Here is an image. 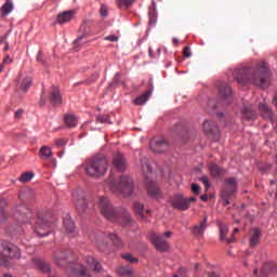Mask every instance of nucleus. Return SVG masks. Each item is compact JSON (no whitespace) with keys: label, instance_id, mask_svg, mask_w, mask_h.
I'll return each mask as SVG.
<instances>
[{"label":"nucleus","instance_id":"dca6fc26","mask_svg":"<svg viewBox=\"0 0 277 277\" xmlns=\"http://www.w3.org/2000/svg\"><path fill=\"white\" fill-rule=\"evenodd\" d=\"M72 198L78 211L80 213H84L85 209H88V203H85V197L83 196V193L74 192Z\"/></svg>","mask_w":277,"mask_h":277},{"label":"nucleus","instance_id":"0e129e2a","mask_svg":"<svg viewBox=\"0 0 277 277\" xmlns=\"http://www.w3.org/2000/svg\"><path fill=\"white\" fill-rule=\"evenodd\" d=\"M37 60H38V62H40V53H39V55L37 56Z\"/></svg>","mask_w":277,"mask_h":277},{"label":"nucleus","instance_id":"603ef678","mask_svg":"<svg viewBox=\"0 0 277 277\" xmlns=\"http://www.w3.org/2000/svg\"><path fill=\"white\" fill-rule=\"evenodd\" d=\"M3 64H12V58L10 56L4 57Z\"/></svg>","mask_w":277,"mask_h":277},{"label":"nucleus","instance_id":"e2e57ef3","mask_svg":"<svg viewBox=\"0 0 277 277\" xmlns=\"http://www.w3.org/2000/svg\"><path fill=\"white\" fill-rule=\"evenodd\" d=\"M3 70V65H0V72Z\"/></svg>","mask_w":277,"mask_h":277},{"label":"nucleus","instance_id":"6e6552de","mask_svg":"<svg viewBox=\"0 0 277 277\" xmlns=\"http://www.w3.org/2000/svg\"><path fill=\"white\" fill-rule=\"evenodd\" d=\"M110 243L114 246H122L120 237L116 234H108L96 241V246L101 252H107V248H109Z\"/></svg>","mask_w":277,"mask_h":277},{"label":"nucleus","instance_id":"1a4fd4ad","mask_svg":"<svg viewBox=\"0 0 277 277\" xmlns=\"http://www.w3.org/2000/svg\"><path fill=\"white\" fill-rule=\"evenodd\" d=\"M171 206L173 209H179L180 211H187L189 209L190 202H196V198H185L183 195H174L171 200Z\"/></svg>","mask_w":277,"mask_h":277},{"label":"nucleus","instance_id":"423d86ee","mask_svg":"<svg viewBox=\"0 0 277 277\" xmlns=\"http://www.w3.org/2000/svg\"><path fill=\"white\" fill-rule=\"evenodd\" d=\"M166 237H172V232H166L162 235L151 234L150 236L153 246H155L156 250L159 252H168V250H170V246L168 245Z\"/></svg>","mask_w":277,"mask_h":277},{"label":"nucleus","instance_id":"680f3d73","mask_svg":"<svg viewBox=\"0 0 277 277\" xmlns=\"http://www.w3.org/2000/svg\"><path fill=\"white\" fill-rule=\"evenodd\" d=\"M253 273H254V274H259V269L255 268V269L253 271Z\"/></svg>","mask_w":277,"mask_h":277},{"label":"nucleus","instance_id":"9b49d317","mask_svg":"<svg viewBox=\"0 0 277 277\" xmlns=\"http://www.w3.org/2000/svg\"><path fill=\"white\" fill-rule=\"evenodd\" d=\"M31 83H34L31 77H29L27 74L19 72L16 78V90L27 94L29 88H31Z\"/></svg>","mask_w":277,"mask_h":277},{"label":"nucleus","instance_id":"5701e85b","mask_svg":"<svg viewBox=\"0 0 277 277\" xmlns=\"http://www.w3.org/2000/svg\"><path fill=\"white\" fill-rule=\"evenodd\" d=\"M84 261L89 267H92L93 272H101L103 269V265L94 256L88 255L84 258Z\"/></svg>","mask_w":277,"mask_h":277},{"label":"nucleus","instance_id":"c756f323","mask_svg":"<svg viewBox=\"0 0 277 277\" xmlns=\"http://www.w3.org/2000/svg\"><path fill=\"white\" fill-rule=\"evenodd\" d=\"M260 237H261V229H259V228L252 229V235L250 238V246L252 248H254V246H256L259 243Z\"/></svg>","mask_w":277,"mask_h":277},{"label":"nucleus","instance_id":"c9c22d12","mask_svg":"<svg viewBox=\"0 0 277 277\" xmlns=\"http://www.w3.org/2000/svg\"><path fill=\"white\" fill-rule=\"evenodd\" d=\"M133 211H134L135 215H138V217L144 220V205H142L140 202H134Z\"/></svg>","mask_w":277,"mask_h":277},{"label":"nucleus","instance_id":"f3484780","mask_svg":"<svg viewBox=\"0 0 277 277\" xmlns=\"http://www.w3.org/2000/svg\"><path fill=\"white\" fill-rule=\"evenodd\" d=\"M74 18H75L74 10L64 11L57 15L55 23L58 25H66V23H70V21Z\"/></svg>","mask_w":277,"mask_h":277},{"label":"nucleus","instance_id":"ea45409f","mask_svg":"<svg viewBox=\"0 0 277 277\" xmlns=\"http://www.w3.org/2000/svg\"><path fill=\"white\" fill-rule=\"evenodd\" d=\"M36 265H38V267H40V269L44 273H49L51 272V267L49 266V264L44 263V262H40V261H36L35 262Z\"/></svg>","mask_w":277,"mask_h":277},{"label":"nucleus","instance_id":"a19ab883","mask_svg":"<svg viewBox=\"0 0 277 277\" xmlns=\"http://www.w3.org/2000/svg\"><path fill=\"white\" fill-rule=\"evenodd\" d=\"M142 168L144 172H153L150 164H148V160L146 158L141 159Z\"/></svg>","mask_w":277,"mask_h":277},{"label":"nucleus","instance_id":"864d4df0","mask_svg":"<svg viewBox=\"0 0 277 277\" xmlns=\"http://www.w3.org/2000/svg\"><path fill=\"white\" fill-rule=\"evenodd\" d=\"M8 40V35H4L3 37L0 38V44H3Z\"/></svg>","mask_w":277,"mask_h":277},{"label":"nucleus","instance_id":"39448f33","mask_svg":"<svg viewBox=\"0 0 277 277\" xmlns=\"http://www.w3.org/2000/svg\"><path fill=\"white\" fill-rule=\"evenodd\" d=\"M84 171L88 176H103L107 172V160L106 159H90L84 164Z\"/></svg>","mask_w":277,"mask_h":277},{"label":"nucleus","instance_id":"bf43d9fd","mask_svg":"<svg viewBox=\"0 0 277 277\" xmlns=\"http://www.w3.org/2000/svg\"><path fill=\"white\" fill-rule=\"evenodd\" d=\"M149 55L153 57V49L149 48Z\"/></svg>","mask_w":277,"mask_h":277},{"label":"nucleus","instance_id":"09e8293b","mask_svg":"<svg viewBox=\"0 0 277 277\" xmlns=\"http://www.w3.org/2000/svg\"><path fill=\"white\" fill-rule=\"evenodd\" d=\"M105 40H108L109 42H118V37L107 36V37H105Z\"/></svg>","mask_w":277,"mask_h":277},{"label":"nucleus","instance_id":"79ce46f5","mask_svg":"<svg viewBox=\"0 0 277 277\" xmlns=\"http://www.w3.org/2000/svg\"><path fill=\"white\" fill-rule=\"evenodd\" d=\"M54 144H55V146H57V148H62V147L66 146V144H68V140L56 138Z\"/></svg>","mask_w":277,"mask_h":277},{"label":"nucleus","instance_id":"de8ad7c7","mask_svg":"<svg viewBox=\"0 0 277 277\" xmlns=\"http://www.w3.org/2000/svg\"><path fill=\"white\" fill-rule=\"evenodd\" d=\"M183 55L186 57H192V50L189 49V47H186L183 51Z\"/></svg>","mask_w":277,"mask_h":277},{"label":"nucleus","instance_id":"b1692460","mask_svg":"<svg viewBox=\"0 0 277 277\" xmlns=\"http://www.w3.org/2000/svg\"><path fill=\"white\" fill-rule=\"evenodd\" d=\"M220 238L222 239V241H226V243H233V241H235V237L232 236V238H226V235H228V225L225 224H220Z\"/></svg>","mask_w":277,"mask_h":277},{"label":"nucleus","instance_id":"4468645a","mask_svg":"<svg viewBox=\"0 0 277 277\" xmlns=\"http://www.w3.org/2000/svg\"><path fill=\"white\" fill-rule=\"evenodd\" d=\"M71 277H92L88 267L81 263L76 264L69 269Z\"/></svg>","mask_w":277,"mask_h":277},{"label":"nucleus","instance_id":"2f4dec72","mask_svg":"<svg viewBox=\"0 0 277 277\" xmlns=\"http://www.w3.org/2000/svg\"><path fill=\"white\" fill-rule=\"evenodd\" d=\"M209 170H210L212 176H223V174L226 173V171H224V169L220 168L216 164H210Z\"/></svg>","mask_w":277,"mask_h":277},{"label":"nucleus","instance_id":"a18cd8bd","mask_svg":"<svg viewBox=\"0 0 277 277\" xmlns=\"http://www.w3.org/2000/svg\"><path fill=\"white\" fill-rule=\"evenodd\" d=\"M192 192L194 193L195 196H198V194H200V185L193 184L192 185Z\"/></svg>","mask_w":277,"mask_h":277},{"label":"nucleus","instance_id":"0eeeda50","mask_svg":"<svg viewBox=\"0 0 277 277\" xmlns=\"http://www.w3.org/2000/svg\"><path fill=\"white\" fill-rule=\"evenodd\" d=\"M13 211L15 217H17L22 224H29L34 220V212H31L26 205L15 206Z\"/></svg>","mask_w":277,"mask_h":277},{"label":"nucleus","instance_id":"a211bd4d","mask_svg":"<svg viewBox=\"0 0 277 277\" xmlns=\"http://www.w3.org/2000/svg\"><path fill=\"white\" fill-rule=\"evenodd\" d=\"M207 222H209V216L206 215L198 225H195L193 227L192 233L195 234L196 237H202V235H205V232L207 230V227L209 226Z\"/></svg>","mask_w":277,"mask_h":277},{"label":"nucleus","instance_id":"f704fd0d","mask_svg":"<svg viewBox=\"0 0 277 277\" xmlns=\"http://www.w3.org/2000/svg\"><path fill=\"white\" fill-rule=\"evenodd\" d=\"M34 172L27 171L21 174V176L17 179L19 183H29L31 179H34Z\"/></svg>","mask_w":277,"mask_h":277},{"label":"nucleus","instance_id":"aec40b11","mask_svg":"<svg viewBox=\"0 0 277 277\" xmlns=\"http://www.w3.org/2000/svg\"><path fill=\"white\" fill-rule=\"evenodd\" d=\"M54 262L61 267L66 265V263H68V253L62 250H56L54 252Z\"/></svg>","mask_w":277,"mask_h":277},{"label":"nucleus","instance_id":"393cba45","mask_svg":"<svg viewBox=\"0 0 277 277\" xmlns=\"http://www.w3.org/2000/svg\"><path fill=\"white\" fill-rule=\"evenodd\" d=\"M50 98L53 105H62V93L60 89L53 87L50 93Z\"/></svg>","mask_w":277,"mask_h":277},{"label":"nucleus","instance_id":"c85d7f7f","mask_svg":"<svg viewBox=\"0 0 277 277\" xmlns=\"http://www.w3.org/2000/svg\"><path fill=\"white\" fill-rule=\"evenodd\" d=\"M14 10V2L12 0H6V2L0 8L3 16H8Z\"/></svg>","mask_w":277,"mask_h":277},{"label":"nucleus","instance_id":"9d476101","mask_svg":"<svg viewBox=\"0 0 277 277\" xmlns=\"http://www.w3.org/2000/svg\"><path fill=\"white\" fill-rule=\"evenodd\" d=\"M237 192V181L233 177L225 181V187L221 193V198L224 200L225 206L230 205V196Z\"/></svg>","mask_w":277,"mask_h":277},{"label":"nucleus","instance_id":"20e7f679","mask_svg":"<svg viewBox=\"0 0 277 277\" xmlns=\"http://www.w3.org/2000/svg\"><path fill=\"white\" fill-rule=\"evenodd\" d=\"M14 259H21V249L11 242H0V265H8Z\"/></svg>","mask_w":277,"mask_h":277},{"label":"nucleus","instance_id":"774afa93","mask_svg":"<svg viewBox=\"0 0 277 277\" xmlns=\"http://www.w3.org/2000/svg\"><path fill=\"white\" fill-rule=\"evenodd\" d=\"M146 213H151V211L150 210H146Z\"/></svg>","mask_w":277,"mask_h":277},{"label":"nucleus","instance_id":"f257e3e1","mask_svg":"<svg viewBox=\"0 0 277 277\" xmlns=\"http://www.w3.org/2000/svg\"><path fill=\"white\" fill-rule=\"evenodd\" d=\"M234 77L241 85L253 83L258 88H265L272 79V70L265 60H260L254 63L252 69L246 66L235 69Z\"/></svg>","mask_w":277,"mask_h":277},{"label":"nucleus","instance_id":"69168bd1","mask_svg":"<svg viewBox=\"0 0 277 277\" xmlns=\"http://www.w3.org/2000/svg\"><path fill=\"white\" fill-rule=\"evenodd\" d=\"M271 183H272V185H274V183H276V181L272 180Z\"/></svg>","mask_w":277,"mask_h":277},{"label":"nucleus","instance_id":"f03ea898","mask_svg":"<svg viewBox=\"0 0 277 277\" xmlns=\"http://www.w3.org/2000/svg\"><path fill=\"white\" fill-rule=\"evenodd\" d=\"M98 209L102 215L108 220V222H120V224H123L124 226H129V224L133 222V219H131V214L129 212L126 210L118 212L116 209H114L111 201H109V198L107 197H100Z\"/></svg>","mask_w":277,"mask_h":277},{"label":"nucleus","instance_id":"13d9d810","mask_svg":"<svg viewBox=\"0 0 277 277\" xmlns=\"http://www.w3.org/2000/svg\"><path fill=\"white\" fill-rule=\"evenodd\" d=\"M173 42H174V44H179V39L177 38H173Z\"/></svg>","mask_w":277,"mask_h":277},{"label":"nucleus","instance_id":"49530a36","mask_svg":"<svg viewBox=\"0 0 277 277\" xmlns=\"http://www.w3.org/2000/svg\"><path fill=\"white\" fill-rule=\"evenodd\" d=\"M97 122H102V123L108 122L109 124H111V121H109V119L105 116L97 117Z\"/></svg>","mask_w":277,"mask_h":277},{"label":"nucleus","instance_id":"3c124183","mask_svg":"<svg viewBox=\"0 0 277 277\" xmlns=\"http://www.w3.org/2000/svg\"><path fill=\"white\" fill-rule=\"evenodd\" d=\"M23 116V109H18L16 113H15V118H22Z\"/></svg>","mask_w":277,"mask_h":277},{"label":"nucleus","instance_id":"052dcab7","mask_svg":"<svg viewBox=\"0 0 277 277\" xmlns=\"http://www.w3.org/2000/svg\"><path fill=\"white\" fill-rule=\"evenodd\" d=\"M234 233H239V228L235 227Z\"/></svg>","mask_w":277,"mask_h":277},{"label":"nucleus","instance_id":"2eb2a0df","mask_svg":"<svg viewBox=\"0 0 277 277\" xmlns=\"http://www.w3.org/2000/svg\"><path fill=\"white\" fill-rule=\"evenodd\" d=\"M149 147L153 153H166L168 150V141L164 138H153L149 142Z\"/></svg>","mask_w":277,"mask_h":277},{"label":"nucleus","instance_id":"7ed1b4c3","mask_svg":"<svg viewBox=\"0 0 277 277\" xmlns=\"http://www.w3.org/2000/svg\"><path fill=\"white\" fill-rule=\"evenodd\" d=\"M107 185L115 194H122V196L129 197L133 194V180L128 175H121L119 183L116 184V180L113 175L107 180Z\"/></svg>","mask_w":277,"mask_h":277},{"label":"nucleus","instance_id":"4d7b16f0","mask_svg":"<svg viewBox=\"0 0 277 277\" xmlns=\"http://www.w3.org/2000/svg\"><path fill=\"white\" fill-rule=\"evenodd\" d=\"M209 277H220V275H217V273H210Z\"/></svg>","mask_w":277,"mask_h":277},{"label":"nucleus","instance_id":"338daca9","mask_svg":"<svg viewBox=\"0 0 277 277\" xmlns=\"http://www.w3.org/2000/svg\"><path fill=\"white\" fill-rule=\"evenodd\" d=\"M153 8L156 9L157 6L155 5V2H153Z\"/></svg>","mask_w":277,"mask_h":277},{"label":"nucleus","instance_id":"7c9ffc66","mask_svg":"<svg viewBox=\"0 0 277 277\" xmlns=\"http://www.w3.org/2000/svg\"><path fill=\"white\" fill-rule=\"evenodd\" d=\"M65 124L69 128L77 127L79 124V120L77 119V116L75 115H66L65 116Z\"/></svg>","mask_w":277,"mask_h":277},{"label":"nucleus","instance_id":"4be33fe9","mask_svg":"<svg viewBox=\"0 0 277 277\" xmlns=\"http://www.w3.org/2000/svg\"><path fill=\"white\" fill-rule=\"evenodd\" d=\"M203 131L207 135H212L213 140H217L220 137V129L211 128V122L209 121L203 122Z\"/></svg>","mask_w":277,"mask_h":277},{"label":"nucleus","instance_id":"473e14b6","mask_svg":"<svg viewBox=\"0 0 277 277\" xmlns=\"http://www.w3.org/2000/svg\"><path fill=\"white\" fill-rule=\"evenodd\" d=\"M40 157L42 159H50L53 157V149H51L49 146H42L40 149Z\"/></svg>","mask_w":277,"mask_h":277},{"label":"nucleus","instance_id":"f8f14e48","mask_svg":"<svg viewBox=\"0 0 277 277\" xmlns=\"http://www.w3.org/2000/svg\"><path fill=\"white\" fill-rule=\"evenodd\" d=\"M219 97L226 103V105L233 103V89H230L226 82H221L219 84Z\"/></svg>","mask_w":277,"mask_h":277},{"label":"nucleus","instance_id":"cd10ccee","mask_svg":"<svg viewBox=\"0 0 277 277\" xmlns=\"http://www.w3.org/2000/svg\"><path fill=\"white\" fill-rule=\"evenodd\" d=\"M5 207H8V201L5 199L0 200V224L8 222Z\"/></svg>","mask_w":277,"mask_h":277},{"label":"nucleus","instance_id":"c03bdc74","mask_svg":"<svg viewBox=\"0 0 277 277\" xmlns=\"http://www.w3.org/2000/svg\"><path fill=\"white\" fill-rule=\"evenodd\" d=\"M200 181L203 183L206 189H209V187H211V182H209V176L203 175L202 177H200Z\"/></svg>","mask_w":277,"mask_h":277},{"label":"nucleus","instance_id":"412c9836","mask_svg":"<svg viewBox=\"0 0 277 277\" xmlns=\"http://www.w3.org/2000/svg\"><path fill=\"white\" fill-rule=\"evenodd\" d=\"M147 185V194L150 198H161V190L159 189V186L155 184L154 182H146Z\"/></svg>","mask_w":277,"mask_h":277},{"label":"nucleus","instance_id":"8fccbe9b","mask_svg":"<svg viewBox=\"0 0 277 277\" xmlns=\"http://www.w3.org/2000/svg\"><path fill=\"white\" fill-rule=\"evenodd\" d=\"M101 16H103V18H105V16H107V9H105V6L101 8Z\"/></svg>","mask_w":277,"mask_h":277},{"label":"nucleus","instance_id":"4c0bfd02","mask_svg":"<svg viewBox=\"0 0 277 277\" xmlns=\"http://www.w3.org/2000/svg\"><path fill=\"white\" fill-rule=\"evenodd\" d=\"M151 92L148 91L147 93L136 97L134 100V105H146V102L148 101V97L150 96Z\"/></svg>","mask_w":277,"mask_h":277},{"label":"nucleus","instance_id":"e433bc0d","mask_svg":"<svg viewBox=\"0 0 277 277\" xmlns=\"http://www.w3.org/2000/svg\"><path fill=\"white\" fill-rule=\"evenodd\" d=\"M76 47H83V44H88V34L82 32L78 38L74 41Z\"/></svg>","mask_w":277,"mask_h":277},{"label":"nucleus","instance_id":"ddd939ff","mask_svg":"<svg viewBox=\"0 0 277 277\" xmlns=\"http://www.w3.org/2000/svg\"><path fill=\"white\" fill-rule=\"evenodd\" d=\"M35 233L38 235V237L49 236V233H51V224L44 221V219L38 217L35 226Z\"/></svg>","mask_w":277,"mask_h":277},{"label":"nucleus","instance_id":"a878e982","mask_svg":"<svg viewBox=\"0 0 277 277\" xmlns=\"http://www.w3.org/2000/svg\"><path fill=\"white\" fill-rule=\"evenodd\" d=\"M63 224L65 227L66 233H69V235H74L76 227H75V221L70 216H66L63 220Z\"/></svg>","mask_w":277,"mask_h":277},{"label":"nucleus","instance_id":"72a5a7b5","mask_svg":"<svg viewBox=\"0 0 277 277\" xmlns=\"http://www.w3.org/2000/svg\"><path fill=\"white\" fill-rule=\"evenodd\" d=\"M242 116H243V118H246L247 120H254L255 115H254V109L252 108V106L245 107V108L242 109Z\"/></svg>","mask_w":277,"mask_h":277},{"label":"nucleus","instance_id":"bb28decb","mask_svg":"<svg viewBox=\"0 0 277 277\" xmlns=\"http://www.w3.org/2000/svg\"><path fill=\"white\" fill-rule=\"evenodd\" d=\"M276 265H274V263L268 262L264 264L263 269L261 272V276L267 277L268 274H276Z\"/></svg>","mask_w":277,"mask_h":277},{"label":"nucleus","instance_id":"58836bf2","mask_svg":"<svg viewBox=\"0 0 277 277\" xmlns=\"http://www.w3.org/2000/svg\"><path fill=\"white\" fill-rule=\"evenodd\" d=\"M135 0H117V4L119 8H129V5H133Z\"/></svg>","mask_w":277,"mask_h":277},{"label":"nucleus","instance_id":"6ab92c4d","mask_svg":"<svg viewBox=\"0 0 277 277\" xmlns=\"http://www.w3.org/2000/svg\"><path fill=\"white\" fill-rule=\"evenodd\" d=\"M113 166L118 170V172H123L127 168V160H124V156L120 153H117L113 158Z\"/></svg>","mask_w":277,"mask_h":277},{"label":"nucleus","instance_id":"5fc2aeb1","mask_svg":"<svg viewBox=\"0 0 277 277\" xmlns=\"http://www.w3.org/2000/svg\"><path fill=\"white\" fill-rule=\"evenodd\" d=\"M200 199H201L203 202H207V200H209V196L202 195V196L200 197Z\"/></svg>","mask_w":277,"mask_h":277},{"label":"nucleus","instance_id":"37998d69","mask_svg":"<svg viewBox=\"0 0 277 277\" xmlns=\"http://www.w3.org/2000/svg\"><path fill=\"white\" fill-rule=\"evenodd\" d=\"M123 259L128 261V263H137L140 260L137 258H133L131 253H127L123 255Z\"/></svg>","mask_w":277,"mask_h":277},{"label":"nucleus","instance_id":"6e6d98bb","mask_svg":"<svg viewBox=\"0 0 277 277\" xmlns=\"http://www.w3.org/2000/svg\"><path fill=\"white\" fill-rule=\"evenodd\" d=\"M4 51H10V42L5 41Z\"/></svg>","mask_w":277,"mask_h":277}]
</instances>
